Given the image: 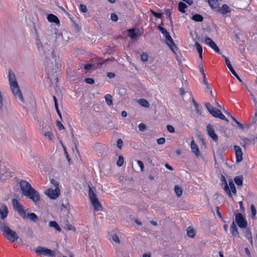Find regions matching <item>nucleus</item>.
Returning <instances> with one entry per match:
<instances>
[{
  "instance_id": "obj_1",
  "label": "nucleus",
  "mask_w": 257,
  "mask_h": 257,
  "mask_svg": "<svg viewBox=\"0 0 257 257\" xmlns=\"http://www.w3.org/2000/svg\"><path fill=\"white\" fill-rule=\"evenodd\" d=\"M0 230L5 237L10 241L14 242L18 240L19 236L17 233L11 229L5 221L0 220Z\"/></svg>"
},
{
  "instance_id": "obj_2",
  "label": "nucleus",
  "mask_w": 257,
  "mask_h": 257,
  "mask_svg": "<svg viewBox=\"0 0 257 257\" xmlns=\"http://www.w3.org/2000/svg\"><path fill=\"white\" fill-rule=\"evenodd\" d=\"M95 188L89 186L88 196L94 211L101 210L102 206L99 202L96 194L94 193Z\"/></svg>"
},
{
  "instance_id": "obj_3",
  "label": "nucleus",
  "mask_w": 257,
  "mask_h": 257,
  "mask_svg": "<svg viewBox=\"0 0 257 257\" xmlns=\"http://www.w3.org/2000/svg\"><path fill=\"white\" fill-rule=\"evenodd\" d=\"M163 25V23L162 22L161 25L158 26V29L162 33L164 37L166 39L167 41L169 42L167 43V45L170 47L171 50L174 52L175 49L177 48L176 45L171 38L169 33L167 31L166 29L161 26V25Z\"/></svg>"
},
{
  "instance_id": "obj_4",
  "label": "nucleus",
  "mask_w": 257,
  "mask_h": 257,
  "mask_svg": "<svg viewBox=\"0 0 257 257\" xmlns=\"http://www.w3.org/2000/svg\"><path fill=\"white\" fill-rule=\"evenodd\" d=\"M35 252L38 254H42L49 257H55L54 251L50 249L39 246L35 250Z\"/></svg>"
},
{
  "instance_id": "obj_5",
  "label": "nucleus",
  "mask_w": 257,
  "mask_h": 257,
  "mask_svg": "<svg viewBox=\"0 0 257 257\" xmlns=\"http://www.w3.org/2000/svg\"><path fill=\"white\" fill-rule=\"evenodd\" d=\"M235 221L236 224L240 228H246L247 225V221L245 218L243 216L241 213H237L235 214Z\"/></svg>"
},
{
  "instance_id": "obj_6",
  "label": "nucleus",
  "mask_w": 257,
  "mask_h": 257,
  "mask_svg": "<svg viewBox=\"0 0 257 257\" xmlns=\"http://www.w3.org/2000/svg\"><path fill=\"white\" fill-rule=\"evenodd\" d=\"M45 194L50 198L56 199L60 195V190L59 188L55 189L49 188L45 191Z\"/></svg>"
},
{
  "instance_id": "obj_7",
  "label": "nucleus",
  "mask_w": 257,
  "mask_h": 257,
  "mask_svg": "<svg viewBox=\"0 0 257 257\" xmlns=\"http://www.w3.org/2000/svg\"><path fill=\"white\" fill-rule=\"evenodd\" d=\"M11 89L16 98H19V99L22 102H24V99L23 97L22 94L21 92L20 88L18 86V83L14 84V85H11Z\"/></svg>"
},
{
  "instance_id": "obj_8",
  "label": "nucleus",
  "mask_w": 257,
  "mask_h": 257,
  "mask_svg": "<svg viewBox=\"0 0 257 257\" xmlns=\"http://www.w3.org/2000/svg\"><path fill=\"white\" fill-rule=\"evenodd\" d=\"M25 196H27L34 202H37L40 199L39 193L35 189L32 188L30 191L27 192Z\"/></svg>"
},
{
  "instance_id": "obj_9",
  "label": "nucleus",
  "mask_w": 257,
  "mask_h": 257,
  "mask_svg": "<svg viewBox=\"0 0 257 257\" xmlns=\"http://www.w3.org/2000/svg\"><path fill=\"white\" fill-rule=\"evenodd\" d=\"M206 131L208 135L214 141H218V136L215 133V131L213 126L210 124H208L206 126Z\"/></svg>"
},
{
  "instance_id": "obj_10",
  "label": "nucleus",
  "mask_w": 257,
  "mask_h": 257,
  "mask_svg": "<svg viewBox=\"0 0 257 257\" xmlns=\"http://www.w3.org/2000/svg\"><path fill=\"white\" fill-rule=\"evenodd\" d=\"M20 185L24 195H25V194H27V192L30 191V190L33 188L31 185L26 181H22L20 183Z\"/></svg>"
},
{
  "instance_id": "obj_11",
  "label": "nucleus",
  "mask_w": 257,
  "mask_h": 257,
  "mask_svg": "<svg viewBox=\"0 0 257 257\" xmlns=\"http://www.w3.org/2000/svg\"><path fill=\"white\" fill-rule=\"evenodd\" d=\"M205 43L207 45H208L211 47L214 51L217 53H220V50L215 43L209 37H206L205 40Z\"/></svg>"
},
{
  "instance_id": "obj_12",
  "label": "nucleus",
  "mask_w": 257,
  "mask_h": 257,
  "mask_svg": "<svg viewBox=\"0 0 257 257\" xmlns=\"http://www.w3.org/2000/svg\"><path fill=\"white\" fill-rule=\"evenodd\" d=\"M223 57L224 58L226 64L228 69H229V70L231 72L232 74L238 79V80L240 82H242L241 79H240V78L239 77L238 74L236 73V72L235 71V70L233 68L228 58L227 57H225V56H223Z\"/></svg>"
},
{
  "instance_id": "obj_13",
  "label": "nucleus",
  "mask_w": 257,
  "mask_h": 257,
  "mask_svg": "<svg viewBox=\"0 0 257 257\" xmlns=\"http://www.w3.org/2000/svg\"><path fill=\"white\" fill-rule=\"evenodd\" d=\"M234 150L235 153L236 162V163H239L243 159L242 150L238 146H234Z\"/></svg>"
},
{
  "instance_id": "obj_14",
  "label": "nucleus",
  "mask_w": 257,
  "mask_h": 257,
  "mask_svg": "<svg viewBox=\"0 0 257 257\" xmlns=\"http://www.w3.org/2000/svg\"><path fill=\"white\" fill-rule=\"evenodd\" d=\"M8 213V209L6 205L3 204L0 209V220L5 221V219L7 217Z\"/></svg>"
},
{
  "instance_id": "obj_15",
  "label": "nucleus",
  "mask_w": 257,
  "mask_h": 257,
  "mask_svg": "<svg viewBox=\"0 0 257 257\" xmlns=\"http://www.w3.org/2000/svg\"><path fill=\"white\" fill-rule=\"evenodd\" d=\"M9 81L10 86L18 83L15 75L12 70L9 71Z\"/></svg>"
},
{
  "instance_id": "obj_16",
  "label": "nucleus",
  "mask_w": 257,
  "mask_h": 257,
  "mask_svg": "<svg viewBox=\"0 0 257 257\" xmlns=\"http://www.w3.org/2000/svg\"><path fill=\"white\" fill-rule=\"evenodd\" d=\"M47 19L50 22H53L57 25L60 24V21L58 17L53 14H48L47 15Z\"/></svg>"
},
{
  "instance_id": "obj_17",
  "label": "nucleus",
  "mask_w": 257,
  "mask_h": 257,
  "mask_svg": "<svg viewBox=\"0 0 257 257\" xmlns=\"http://www.w3.org/2000/svg\"><path fill=\"white\" fill-rule=\"evenodd\" d=\"M191 148L193 153H194L196 156H198L200 154V151L197 144L192 140L191 143Z\"/></svg>"
},
{
  "instance_id": "obj_18",
  "label": "nucleus",
  "mask_w": 257,
  "mask_h": 257,
  "mask_svg": "<svg viewBox=\"0 0 257 257\" xmlns=\"http://www.w3.org/2000/svg\"><path fill=\"white\" fill-rule=\"evenodd\" d=\"M221 180L222 181V183L225 184V186L224 187V191L228 195L229 197H232V195H231L230 190L229 189V188L227 185V182L225 180V177L223 176H222Z\"/></svg>"
},
{
  "instance_id": "obj_19",
  "label": "nucleus",
  "mask_w": 257,
  "mask_h": 257,
  "mask_svg": "<svg viewBox=\"0 0 257 257\" xmlns=\"http://www.w3.org/2000/svg\"><path fill=\"white\" fill-rule=\"evenodd\" d=\"M230 11L229 7L226 4L223 5L221 7L219 8L218 9V12L222 15L229 13Z\"/></svg>"
},
{
  "instance_id": "obj_20",
  "label": "nucleus",
  "mask_w": 257,
  "mask_h": 257,
  "mask_svg": "<svg viewBox=\"0 0 257 257\" xmlns=\"http://www.w3.org/2000/svg\"><path fill=\"white\" fill-rule=\"evenodd\" d=\"M215 117L219 118L222 120H224L227 122H228V120L226 117L222 114L221 111L219 109H216V113L213 116Z\"/></svg>"
},
{
  "instance_id": "obj_21",
  "label": "nucleus",
  "mask_w": 257,
  "mask_h": 257,
  "mask_svg": "<svg viewBox=\"0 0 257 257\" xmlns=\"http://www.w3.org/2000/svg\"><path fill=\"white\" fill-rule=\"evenodd\" d=\"M230 232L232 235L236 236H238L239 232L237 230V228L235 224L234 221H233L231 226H230Z\"/></svg>"
},
{
  "instance_id": "obj_22",
  "label": "nucleus",
  "mask_w": 257,
  "mask_h": 257,
  "mask_svg": "<svg viewBox=\"0 0 257 257\" xmlns=\"http://www.w3.org/2000/svg\"><path fill=\"white\" fill-rule=\"evenodd\" d=\"M127 32L128 33V37L132 40H136L137 38L139 37L138 35L135 32V28L128 29Z\"/></svg>"
},
{
  "instance_id": "obj_23",
  "label": "nucleus",
  "mask_w": 257,
  "mask_h": 257,
  "mask_svg": "<svg viewBox=\"0 0 257 257\" xmlns=\"http://www.w3.org/2000/svg\"><path fill=\"white\" fill-rule=\"evenodd\" d=\"M12 204L14 210L16 212L23 207V206L19 203V202L16 199H13Z\"/></svg>"
},
{
  "instance_id": "obj_24",
  "label": "nucleus",
  "mask_w": 257,
  "mask_h": 257,
  "mask_svg": "<svg viewBox=\"0 0 257 257\" xmlns=\"http://www.w3.org/2000/svg\"><path fill=\"white\" fill-rule=\"evenodd\" d=\"M205 106L209 112L213 116L216 113V109L214 108L209 102H206Z\"/></svg>"
},
{
  "instance_id": "obj_25",
  "label": "nucleus",
  "mask_w": 257,
  "mask_h": 257,
  "mask_svg": "<svg viewBox=\"0 0 257 257\" xmlns=\"http://www.w3.org/2000/svg\"><path fill=\"white\" fill-rule=\"evenodd\" d=\"M26 217L29 218L31 220L34 222H36L39 220V218L37 215L34 213H28Z\"/></svg>"
},
{
  "instance_id": "obj_26",
  "label": "nucleus",
  "mask_w": 257,
  "mask_h": 257,
  "mask_svg": "<svg viewBox=\"0 0 257 257\" xmlns=\"http://www.w3.org/2000/svg\"><path fill=\"white\" fill-rule=\"evenodd\" d=\"M62 227L66 230H75L74 227H73L71 224L68 223L67 221L63 223Z\"/></svg>"
},
{
  "instance_id": "obj_27",
  "label": "nucleus",
  "mask_w": 257,
  "mask_h": 257,
  "mask_svg": "<svg viewBox=\"0 0 257 257\" xmlns=\"http://www.w3.org/2000/svg\"><path fill=\"white\" fill-rule=\"evenodd\" d=\"M195 47H196L198 53H199V57L201 59H202V46L200 45V44L196 42L195 43Z\"/></svg>"
},
{
  "instance_id": "obj_28",
  "label": "nucleus",
  "mask_w": 257,
  "mask_h": 257,
  "mask_svg": "<svg viewBox=\"0 0 257 257\" xmlns=\"http://www.w3.org/2000/svg\"><path fill=\"white\" fill-rule=\"evenodd\" d=\"M192 19L195 22H201L203 21V17L200 14H195L192 16Z\"/></svg>"
},
{
  "instance_id": "obj_29",
  "label": "nucleus",
  "mask_w": 257,
  "mask_h": 257,
  "mask_svg": "<svg viewBox=\"0 0 257 257\" xmlns=\"http://www.w3.org/2000/svg\"><path fill=\"white\" fill-rule=\"evenodd\" d=\"M187 7V6L183 2H180L178 4V10L181 13H185V9Z\"/></svg>"
},
{
  "instance_id": "obj_30",
  "label": "nucleus",
  "mask_w": 257,
  "mask_h": 257,
  "mask_svg": "<svg viewBox=\"0 0 257 257\" xmlns=\"http://www.w3.org/2000/svg\"><path fill=\"white\" fill-rule=\"evenodd\" d=\"M209 6L212 8H216L219 5L218 0H208Z\"/></svg>"
},
{
  "instance_id": "obj_31",
  "label": "nucleus",
  "mask_w": 257,
  "mask_h": 257,
  "mask_svg": "<svg viewBox=\"0 0 257 257\" xmlns=\"http://www.w3.org/2000/svg\"><path fill=\"white\" fill-rule=\"evenodd\" d=\"M234 181L237 186L242 185L243 177L242 176H238L234 177Z\"/></svg>"
},
{
  "instance_id": "obj_32",
  "label": "nucleus",
  "mask_w": 257,
  "mask_h": 257,
  "mask_svg": "<svg viewBox=\"0 0 257 257\" xmlns=\"http://www.w3.org/2000/svg\"><path fill=\"white\" fill-rule=\"evenodd\" d=\"M49 226L55 228V229L58 231H61V229L59 226L58 223L55 221H52L49 222Z\"/></svg>"
},
{
  "instance_id": "obj_33",
  "label": "nucleus",
  "mask_w": 257,
  "mask_h": 257,
  "mask_svg": "<svg viewBox=\"0 0 257 257\" xmlns=\"http://www.w3.org/2000/svg\"><path fill=\"white\" fill-rule=\"evenodd\" d=\"M105 99L108 105L110 106L112 104V97L110 94H106L105 96Z\"/></svg>"
},
{
  "instance_id": "obj_34",
  "label": "nucleus",
  "mask_w": 257,
  "mask_h": 257,
  "mask_svg": "<svg viewBox=\"0 0 257 257\" xmlns=\"http://www.w3.org/2000/svg\"><path fill=\"white\" fill-rule=\"evenodd\" d=\"M138 102L139 104L142 105V106L145 107H149L150 106V104L148 102V101H147L145 99H140L138 100Z\"/></svg>"
},
{
  "instance_id": "obj_35",
  "label": "nucleus",
  "mask_w": 257,
  "mask_h": 257,
  "mask_svg": "<svg viewBox=\"0 0 257 257\" xmlns=\"http://www.w3.org/2000/svg\"><path fill=\"white\" fill-rule=\"evenodd\" d=\"M229 185L230 188V190L233 194H236V190L233 181L231 179L229 180Z\"/></svg>"
},
{
  "instance_id": "obj_36",
  "label": "nucleus",
  "mask_w": 257,
  "mask_h": 257,
  "mask_svg": "<svg viewBox=\"0 0 257 257\" xmlns=\"http://www.w3.org/2000/svg\"><path fill=\"white\" fill-rule=\"evenodd\" d=\"M187 235L190 237H194L195 235V232L193 228L189 227L187 229Z\"/></svg>"
},
{
  "instance_id": "obj_37",
  "label": "nucleus",
  "mask_w": 257,
  "mask_h": 257,
  "mask_svg": "<svg viewBox=\"0 0 257 257\" xmlns=\"http://www.w3.org/2000/svg\"><path fill=\"white\" fill-rule=\"evenodd\" d=\"M174 190H175L176 195L178 197H180L181 196V195L182 194V189L181 187H180L178 185H175Z\"/></svg>"
},
{
  "instance_id": "obj_38",
  "label": "nucleus",
  "mask_w": 257,
  "mask_h": 257,
  "mask_svg": "<svg viewBox=\"0 0 257 257\" xmlns=\"http://www.w3.org/2000/svg\"><path fill=\"white\" fill-rule=\"evenodd\" d=\"M165 12L167 16V18L169 19L171 26L173 27V21L172 20L171 15L172 12L170 9H167L165 10Z\"/></svg>"
},
{
  "instance_id": "obj_39",
  "label": "nucleus",
  "mask_w": 257,
  "mask_h": 257,
  "mask_svg": "<svg viewBox=\"0 0 257 257\" xmlns=\"http://www.w3.org/2000/svg\"><path fill=\"white\" fill-rule=\"evenodd\" d=\"M250 209L251 211V218L254 220L256 218V211L254 204H251L250 206Z\"/></svg>"
},
{
  "instance_id": "obj_40",
  "label": "nucleus",
  "mask_w": 257,
  "mask_h": 257,
  "mask_svg": "<svg viewBox=\"0 0 257 257\" xmlns=\"http://www.w3.org/2000/svg\"><path fill=\"white\" fill-rule=\"evenodd\" d=\"M17 212L23 219H25L26 218V212L23 207L20 209H19Z\"/></svg>"
},
{
  "instance_id": "obj_41",
  "label": "nucleus",
  "mask_w": 257,
  "mask_h": 257,
  "mask_svg": "<svg viewBox=\"0 0 257 257\" xmlns=\"http://www.w3.org/2000/svg\"><path fill=\"white\" fill-rule=\"evenodd\" d=\"M26 234L28 236L30 237L31 238L33 237L34 232L32 228L27 227L26 229Z\"/></svg>"
},
{
  "instance_id": "obj_42",
  "label": "nucleus",
  "mask_w": 257,
  "mask_h": 257,
  "mask_svg": "<svg viewBox=\"0 0 257 257\" xmlns=\"http://www.w3.org/2000/svg\"><path fill=\"white\" fill-rule=\"evenodd\" d=\"M124 163V158L122 156H119L118 157V160L116 162V165L118 167H121Z\"/></svg>"
},
{
  "instance_id": "obj_43",
  "label": "nucleus",
  "mask_w": 257,
  "mask_h": 257,
  "mask_svg": "<svg viewBox=\"0 0 257 257\" xmlns=\"http://www.w3.org/2000/svg\"><path fill=\"white\" fill-rule=\"evenodd\" d=\"M244 234L247 239L252 236V233L249 228H246L245 230L244 231Z\"/></svg>"
},
{
  "instance_id": "obj_44",
  "label": "nucleus",
  "mask_w": 257,
  "mask_h": 257,
  "mask_svg": "<svg viewBox=\"0 0 257 257\" xmlns=\"http://www.w3.org/2000/svg\"><path fill=\"white\" fill-rule=\"evenodd\" d=\"M203 76V83L205 85V89H210V87L209 86V83L207 81V79L206 77V75L202 76Z\"/></svg>"
},
{
  "instance_id": "obj_45",
  "label": "nucleus",
  "mask_w": 257,
  "mask_h": 257,
  "mask_svg": "<svg viewBox=\"0 0 257 257\" xmlns=\"http://www.w3.org/2000/svg\"><path fill=\"white\" fill-rule=\"evenodd\" d=\"M150 12L151 14L157 18L161 19L163 15L162 13H156L153 10H151Z\"/></svg>"
},
{
  "instance_id": "obj_46",
  "label": "nucleus",
  "mask_w": 257,
  "mask_h": 257,
  "mask_svg": "<svg viewBox=\"0 0 257 257\" xmlns=\"http://www.w3.org/2000/svg\"><path fill=\"white\" fill-rule=\"evenodd\" d=\"M138 127L140 131H144L147 129V126L144 123H141L140 124H139Z\"/></svg>"
},
{
  "instance_id": "obj_47",
  "label": "nucleus",
  "mask_w": 257,
  "mask_h": 257,
  "mask_svg": "<svg viewBox=\"0 0 257 257\" xmlns=\"http://www.w3.org/2000/svg\"><path fill=\"white\" fill-rule=\"evenodd\" d=\"M148 56L147 53H143L141 56V59L143 62H147L148 61Z\"/></svg>"
},
{
  "instance_id": "obj_48",
  "label": "nucleus",
  "mask_w": 257,
  "mask_h": 257,
  "mask_svg": "<svg viewBox=\"0 0 257 257\" xmlns=\"http://www.w3.org/2000/svg\"><path fill=\"white\" fill-rule=\"evenodd\" d=\"M44 136L48 137L49 140H52L53 139V135L50 132H45L44 134Z\"/></svg>"
},
{
  "instance_id": "obj_49",
  "label": "nucleus",
  "mask_w": 257,
  "mask_h": 257,
  "mask_svg": "<svg viewBox=\"0 0 257 257\" xmlns=\"http://www.w3.org/2000/svg\"><path fill=\"white\" fill-rule=\"evenodd\" d=\"M50 182L52 185H53L55 186V189H57V188H59L58 182L57 181H56L55 179H51Z\"/></svg>"
},
{
  "instance_id": "obj_50",
  "label": "nucleus",
  "mask_w": 257,
  "mask_h": 257,
  "mask_svg": "<svg viewBox=\"0 0 257 257\" xmlns=\"http://www.w3.org/2000/svg\"><path fill=\"white\" fill-rule=\"evenodd\" d=\"M123 141L121 139H118L117 141V147L119 149H121L123 146Z\"/></svg>"
},
{
  "instance_id": "obj_51",
  "label": "nucleus",
  "mask_w": 257,
  "mask_h": 257,
  "mask_svg": "<svg viewBox=\"0 0 257 257\" xmlns=\"http://www.w3.org/2000/svg\"><path fill=\"white\" fill-rule=\"evenodd\" d=\"M80 10L82 13H86L87 11V8L86 6L84 5H80Z\"/></svg>"
},
{
  "instance_id": "obj_52",
  "label": "nucleus",
  "mask_w": 257,
  "mask_h": 257,
  "mask_svg": "<svg viewBox=\"0 0 257 257\" xmlns=\"http://www.w3.org/2000/svg\"><path fill=\"white\" fill-rule=\"evenodd\" d=\"M111 20L114 22H116L118 20V17L115 13H112L110 15Z\"/></svg>"
},
{
  "instance_id": "obj_53",
  "label": "nucleus",
  "mask_w": 257,
  "mask_h": 257,
  "mask_svg": "<svg viewBox=\"0 0 257 257\" xmlns=\"http://www.w3.org/2000/svg\"><path fill=\"white\" fill-rule=\"evenodd\" d=\"M85 82L88 84H93L94 83V80L91 78H87L85 79Z\"/></svg>"
},
{
  "instance_id": "obj_54",
  "label": "nucleus",
  "mask_w": 257,
  "mask_h": 257,
  "mask_svg": "<svg viewBox=\"0 0 257 257\" xmlns=\"http://www.w3.org/2000/svg\"><path fill=\"white\" fill-rule=\"evenodd\" d=\"M137 164L141 168V171L143 172L144 171L145 167H144V164H143V162H142L141 161L138 160L137 161Z\"/></svg>"
},
{
  "instance_id": "obj_55",
  "label": "nucleus",
  "mask_w": 257,
  "mask_h": 257,
  "mask_svg": "<svg viewBox=\"0 0 257 257\" xmlns=\"http://www.w3.org/2000/svg\"><path fill=\"white\" fill-rule=\"evenodd\" d=\"M56 124H57V126L58 127V128H59V129L60 130H62L64 129V127L63 125V124H62V123L61 122V121H60L59 120H57L56 121Z\"/></svg>"
},
{
  "instance_id": "obj_56",
  "label": "nucleus",
  "mask_w": 257,
  "mask_h": 257,
  "mask_svg": "<svg viewBox=\"0 0 257 257\" xmlns=\"http://www.w3.org/2000/svg\"><path fill=\"white\" fill-rule=\"evenodd\" d=\"M166 140L164 138H161L157 140V143L159 145L164 144L165 143Z\"/></svg>"
},
{
  "instance_id": "obj_57",
  "label": "nucleus",
  "mask_w": 257,
  "mask_h": 257,
  "mask_svg": "<svg viewBox=\"0 0 257 257\" xmlns=\"http://www.w3.org/2000/svg\"><path fill=\"white\" fill-rule=\"evenodd\" d=\"M167 130L170 133H174L175 132L174 127L171 125H168L167 126Z\"/></svg>"
},
{
  "instance_id": "obj_58",
  "label": "nucleus",
  "mask_w": 257,
  "mask_h": 257,
  "mask_svg": "<svg viewBox=\"0 0 257 257\" xmlns=\"http://www.w3.org/2000/svg\"><path fill=\"white\" fill-rule=\"evenodd\" d=\"M199 68L200 72L201 73L202 76L205 75L204 70L203 69V66L202 64H200L199 65Z\"/></svg>"
},
{
  "instance_id": "obj_59",
  "label": "nucleus",
  "mask_w": 257,
  "mask_h": 257,
  "mask_svg": "<svg viewBox=\"0 0 257 257\" xmlns=\"http://www.w3.org/2000/svg\"><path fill=\"white\" fill-rule=\"evenodd\" d=\"M112 240L116 243H119V237L118 236L116 235V234H114L112 236Z\"/></svg>"
},
{
  "instance_id": "obj_60",
  "label": "nucleus",
  "mask_w": 257,
  "mask_h": 257,
  "mask_svg": "<svg viewBox=\"0 0 257 257\" xmlns=\"http://www.w3.org/2000/svg\"><path fill=\"white\" fill-rule=\"evenodd\" d=\"M63 149H64V153H65V156H66V157L67 158V160H68V162H70V158H69V157L68 154L67 152L66 151V150L65 147L64 146H63Z\"/></svg>"
},
{
  "instance_id": "obj_61",
  "label": "nucleus",
  "mask_w": 257,
  "mask_h": 257,
  "mask_svg": "<svg viewBox=\"0 0 257 257\" xmlns=\"http://www.w3.org/2000/svg\"><path fill=\"white\" fill-rule=\"evenodd\" d=\"M107 77L109 78H113L115 77V74L112 72H108L107 75Z\"/></svg>"
},
{
  "instance_id": "obj_62",
  "label": "nucleus",
  "mask_w": 257,
  "mask_h": 257,
  "mask_svg": "<svg viewBox=\"0 0 257 257\" xmlns=\"http://www.w3.org/2000/svg\"><path fill=\"white\" fill-rule=\"evenodd\" d=\"M55 109H56V110L57 111V113L58 114V115H59V116L61 118L62 117V116H61V112L59 109V108H58V106H55Z\"/></svg>"
},
{
  "instance_id": "obj_63",
  "label": "nucleus",
  "mask_w": 257,
  "mask_h": 257,
  "mask_svg": "<svg viewBox=\"0 0 257 257\" xmlns=\"http://www.w3.org/2000/svg\"><path fill=\"white\" fill-rule=\"evenodd\" d=\"M249 93H250V95L251 96V97L252 100L255 103V105H256V101L255 97L254 96V95L250 91Z\"/></svg>"
},
{
  "instance_id": "obj_64",
  "label": "nucleus",
  "mask_w": 257,
  "mask_h": 257,
  "mask_svg": "<svg viewBox=\"0 0 257 257\" xmlns=\"http://www.w3.org/2000/svg\"><path fill=\"white\" fill-rule=\"evenodd\" d=\"M92 65L90 64H87L86 65H85L84 66V69H86V70H89L91 68Z\"/></svg>"
}]
</instances>
